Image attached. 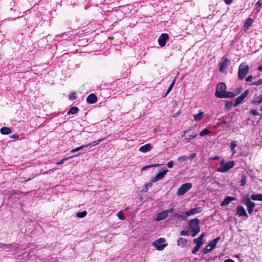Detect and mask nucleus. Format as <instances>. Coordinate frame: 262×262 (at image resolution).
<instances>
[{"label":"nucleus","mask_w":262,"mask_h":262,"mask_svg":"<svg viewBox=\"0 0 262 262\" xmlns=\"http://www.w3.org/2000/svg\"><path fill=\"white\" fill-rule=\"evenodd\" d=\"M190 130V129H189V130H185L184 132H183V133H184V135L183 136H184V135L186 134H187L188 133H189Z\"/></svg>","instance_id":"obj_60"},{"label":"nucleus","mask_w":262,"mask_h":262,"mask_svg":"<svg viewBox=\"0 0 262 262\" xmlns=\"http://www.w3.org/2000/svg\"><path fill=\"white\" fill-rule=\"evenodd\" d=\"M196 136H197V135H196V134H194V135H192L190 136V137H189V138H186L185 139V142H186V143L189 142L190 141V140H191V139H193L195 138V137H196Z\"/></svg>","instance_id":"obj_38"},{"label":"nucleus","mask_w":262,"mask_h":262,"mask_svg":"<svg viewBox=\"0 0 262 262\" xmlns=\"http://www.w3.org/2000/svg\"><path fill=\"white\" fill-rule=\"evenodd\" d=\"M226 85L224 83H219L216 87V91L215 96L220 98H223L224 95L226 92Z\"/></svg>","instance_id":"obj_4"},{"label":"nucleus","mask_w":262,"mask_h":262,"mask_svg":"<svg viewBox=\"0 0 262 262\" xmlns=\"http://www.w3.org/2000/svg\"><path fill=\"white\" fill-rule=\"evenodd\" d=\"M181 112H177L176 114H173L172 117H176L178 115H179V114H180Z\"/></svg>","instance_id":"obj_59"},{"label":"nucleus","mask_w":262,"mask_h":262,"mask_svg":"<svg viewBox=\"0 0 262 262\" xmlns=\"http://www.w3.org/2000/svg\"><path fill=\"white\" fill-rule=\"evenodd\" d=\"M253 78L252 75H249L246 78V81L247 82H252V80Z\"/></svg>","instance_id":"obj_51"},{"label":"nucleus","mask_w":262,"mask_h":262,"mask_svg":"<svg viewBox=\"0 0 262 262\" xmlns=\"http://www.w3.org/2000/svg\"><path fill=\"white\" fill-rule=\"evenodd\" d=\"M151 149V146L150 144L148 143L139 148V150L140 152L145 153L150 151Z\"/></svg>","instance_id":"obj_19"},{"label":"nucleus","mask_w":262,"mask_h":262,"mask_svg":"<svg viewBox=\"0 0 262 262\" xmlns=\"http://www.w3.org/2000/svg\"><path fill=\"white\" fill-rule=\"evenodd\" d=\"M236 146V144L235 141H232L231 142L230 148L232 150H234Z\"/></svg>","instance_id":"obj_48"},{"label":"nucleus","mask_w":262,"mask_h":262,"mask_svg":"<svg viewBox=\"0 0 262 262\" xmlns=\"http://www.w3.org/2000/svg\"><path fill=\"white\" fill-rule=\"evenodd\" d=\"M224 262H235L234 260H233L232 259H227L224 260Z\"/></svg>","instance_id":"obj_58"},{"label":"nucleus","mask_w":262,"mask_h":262,"mask_svg":"<svg viewBox=\"0 0 262 262\" xmlns=\"http://www.w3.org/2000/svg\"><path fill=\"white\" fill-rule=\"evenodd\" d=\"M212 250V249H211L210 247H208V245H207V246L206 247V248L203 250V252L204 254H207V253H209L210 252H211Z\"/></svg>","instance_id":"obj_40"},{"label":"nucleus","mask_w":262,"mask_h":262,"mask_svg":"<svg viewBox=\"0 0 262 262\" xmlns=\"http://www.w3.org/2000/svg\"><path fill=\"white\" fill-rule=\"evenodd\" d=\"M193 242L195 243L196 245L198 246L199 245L200 247H201L204 244L203 242L199 239L198 238L194 239Z\"/></svg>","instance_id":"obj_34"},{"label":"nucleus","mask_w":262,"mask_h":262,"mask_svg":"<svg viewBox=\"0 0 262 262\" xmlns=\"http://www.w3.org/2000/svg\"><path fill=\"white\" fill-rule=\"evenodd\" d=\"M233 1V0H224V2L227 5H229L232 3Z\"/></svg>","instance_id":"obj_56"},{"label":"nucleus","mask_w":262,"mask_h":262,"mask_svg":"<svg viewBox=\"0 0 262 262\" xmlns=\"http://www.w3.org/2000/svg\"><path fill=\"white\" fill-rule=\"evenodd\" d=\"M169 39V35L165 33L161 34L158 39L159 45L163 47L166 45V41Z\"/></svg>","instance_id":"obj_10"},{"label":"nucleus","mask_w":262,"mask_h":262,"mask_svg":"<svg viewBox=\"0 0 262 262\" xmlns=\"http://www.w3.org/2000/svg\"><path fill=\"white\" fill-rule=\"evenodd\" d=\"M230 60L228 58H225L220 66L219 70L221 72H223L226 69L227 66L229 64Z\"/></svg>","instance_id":"obj_13"},{"label":"nucleus","mask_w":262,"mask_h":262,"mask_svg":"<svg viewBox=\"0 0 262 262\" xmlns=\"http://www.w3.org/2000/svg\"><path fill=\"white\" fill-rule=\"evenodd\" d=\"M160 165L159 164H156L155 165H146L144 167H143L142 168V170H145L146 169H148L150 167H156V166H159Z\"/></svg>","instance_id":"obj_43"},{"label":"nucleus","mask_w":262,"mask_h":262,"mask_svg":"<svg viewBox=\"0 0 262 262\" xmlns=\"http://www.w3.org/2000/svg\"><path fill=\"white\" fill-rule=\"evenodd\" d=\"M196 157V154L193 153V154H191L190 156L189 157H188V158H189V159L192 160V159L195 158Z\"/></svg>","instance_id":"obj_53"},{"label":"nucleus","mask_w":262,"mask_h":262,"mask_svg":"<svg viewBox=\"0 0 262 262\" xmlns=\"http://www.w3.org/2000/svg\"><path fill=\"white\" fill-rule=\"evenodd\" d=\"M220 157L218 156H215L212 158L213 160H218L219 159Z\"/></svg>","instance_id":"obj_64"},{"label":"nucleus","mask_w":262,"mask_h":262,"mask_svg":"<svg viewBox=\"0 0 262 262\" xmlns=\"http://www.w3.org/2000/svg\"><path fill=\"white\" fill-rule=\"evenodd\" d=\"M244 204L246 206L247 208H254L255 204L250 200V198L247 197L243 201Z\"/></svg>","instance_id":"obj_17"},{"label":"nucleus","mask_w":262,"mask_h":262,"mask_svg":"<svg viewBox=\"0 0 262 262\" xmlns=\"http://www.w3.org/2000/svg\"><path fill=\"white\" fill-rule=\"evenodd\" d=\"M236 96V94H234L233 92L226 91L223 98H234V97H235Z\"/></svg>","instance_id":"obj_27"},{"label":"nucleus","mask_w":262,"mask_h":262,"mask_svg":"<svg viewBox=\"0 0 262 262\" xmlns=\"http://www.w3.org/2000/svg\"><path fill=\"white\" fill-rule=\"evenodd\" d=\"M97 101V97L95 94H90L86 98V101L88 103L93 104L96 102Z\"/></svg>","instance_id":"obj_16"},{"label":"nucleus","mask_w":262,"mask_h":262,"mask_svg":"<svg viewBox=\"0 0 262 262\" xmlns=\"http://www.w3.org/2000/svg\"><path fill=\"white\" fill-rule=\"evenodd\" d=\"M79 155V154H77L76 155H73V156H72L69 157L68 158L63 159L61 160H60L59 162H57V165H60V164H62L64 161L67 160H68V159H69L70 158H72L73 157H76V156H77V155Z\"/></svg>","instance_id":"obj_33"},{"label":"nucleus","mask_w":262,"mask_h":262,"mask_svg":"<svg viewBox=\"0 0 262 262\" xmlns=\"http://www.w3.org/2000/svg\"><path fill=\"white\" fill-rule=\"evenodd\" d=\"M204 112L202 110H200L199 111V114H195L193 115L194 120L196 121H201L204 116Z\"/></svg>","instance_id":"obj_21"},{"label":"nucleus","mask_w":262,"mask_h":262,"mask_svg":"<svg viewBox=\"0 0 262 262\" xmlns=\"http://www.w3.org/2000/svg\"><path fill=\"white\" fill-rule=\"evenodd\" d=\"M187 240L183 237H180L177 239V243L179 246L184 248L186 246Z\"/></svg>","instance_id":"obj_22"},{"label":"nucleus","mask_w":262,"mask_h":262,"mask_svg":"<svg viewBox=\"0 0 262 262\" xmlns=\"http://www.w3.org/2000/svg\"><path fill=\"white\" fill-rule=\"evenodd\" d=\"M253 22V20L252 18H250V17L248 18L246 20L245 23L244 24V25H243V27L244 28V30L245 31L247 29H248Z\"/></svg>","instance_id":"obj_20"},{"label":"nucleus","mask_w":262,"mask_h":262,"mask_svg":"<svg viewBox=\"0 0 262 262\" xmlns=\"http://www.w3.org/2000/svg\"><path fill=\"white\" fill-rule=\"evenodd\" d=\"M262 84V79H259L257 81L254 82H252L250 85H260Z\"/></svg>","instance_id":"obj_31"},{"label":"nucleus","mask_w":262,"mask_h":262,"mask_svg":"<svg viewBox=\"0 0 262 262\" xmlns=\"http://www.w3.org/2000/svg\"><path fill=\"white\" fill-rule=\"evenodd\" d=\"M210 133V130H209L207 128H205L204 129H203V130H202L200 132V135L201 136H204L208 135V134H209Z\"/></svg>","instance_id":"obj_32"},{"label":"nucleus","mask_w":262,"mask_h":262,"mask_svg":"<svg viewBox=\"0 0 262 262\" xmlns=\"http://www.w3.org/2000/svg\"><path fill=\"white\" fill-rule=\"evenodd\" d=\"M261 103H262V95L255 97L254 99L251 101V103L254 104H259Z\"/></svg>","instance_id":"obj_23"},{"label":"nucleus","mask_w":262,"mask_h":262,"mask_svg":"<svg viewBox=\"0 0 262 262\" xmlns=\"http://www.w3.org/2000/svg\"><path fill=\"white\" fill-rule=\"evenodd\" d=\"M103 140H104V138H102L101 139H99V140H98L96 141H94L90 143H89V144L85 145V147H89L90 148H91V147H94V146L99 144Z\"/></svg>","instance_id":"obj_24"},{"label":"nucleus","mask_w":262,"mask_h":262,"mask_svg":"<svg viewBox=\"0 0 262 262\" xmlns=\"http://www.w3.org/2000/svg\"><path fill=\"white\" fill-rule=\"evenodd\" d=\"M173 211V209L170 208L169 209L165 210L157 214L156 220L160 221L165 219L169 213H172Z\"/></svg>","instance_id":"obj_7"},{"label":"nucleus","mask_w":262,"mask_h":262,"mask_svg":"<svg viewBox=\"0 0 262 262\" xmlns=\"http://www.w3.org/2000/svg\"><path fill=\"white\" fill-rule=\"evenodd\" d=\"M154 182H152V178L150 180V182L145 184V186H146L147 188H150L152 186V184Z\"/></svg>","instance_id":"obj_49"},{"label":"nucleus","mask_w":262,"mask_h":262,"mask_svg":"<svg viewBox=\"0 0 262 262\" xmlns=\"http://www.w3.org/2000/svg\"><path fill=\"white\" fill-rule=\"evenodd\" d=\"M176 77H175L173 81H172V82L171 83V84H170L169 88H168V89L167 90V91H166V94H165L164 95V97H165L170 91L171 90H172V89L173 88L174 85V83H175V81H176Z\"/></svg>","instance_id":"obj_28"},{"label":"nucleus","mask_w":262,"mask_h":262,"mask_svg":"<svg viewBox=\"0 0 262 262\" xmlns=\"http://www.w3.org/2000/svg\"><path fill=\"white\" fill-rule=\"evenodd\" d=\"M249 67L247 63L243 62L240 64L238 67V78L240 80L245 78L248 73Z\"/></svg>","instance_id":"obj_3"},{"label":"nucleus","mask_w":262,"mask_h":262,"mask_svg":"<svg viewBox=\"0 0 262 262\" xmlns=\"http://www.w3.org/2000/svg\"><path fill=\"white\" fill-rule=\"evenodd\" d=\"M12 129L9 127H2L0 129V133L4 135H9L12 133Z\"/></svg>","instance_id":"obj_18"},{"label":"nucleus","mask_w":262,"mask_h":262,"mask_svg":"<svg viewBox=\"0 0 262 262\" xmlns=\"http://www.w3.org/2000/svg\"><path fill=\"white\" fill-rule=\"evenodd\" d=\"M205 236V234L204 233H202L198 238L203 241V238Z\"/></svg>","instance_id":"obj_55"},{"label":"nucleus","mask_w":262,"mask_h":262,"mask_svg":"<svg viewBox=\"0 0 262 262\" xmlns=\"http://www.w3.org/2000/svg\"><path fill=\"white\" fill-rule=\"evenodd\" d=\"M79 111V108L76 106H73L69 110L67 114H75Z\"/></svg>","instance_id":"obj_26"},{"label":"nucleus","mask_w":262,"mask_h":262,"mask_svg":"<svg viewBox=\"0 0 262 262\" xmlns=\"http://www.w3.org/2000/svg\"><path fill=\"white\" fill-rule=\"evenodd\" d=\"M246 182H247V179H246V177L245 176H243L241 181V185L242 186H244L246 185Z\"/></svg>","instance_id":"obj_42"},{"label":"nucleus","mask_w":262,"mask_h":262,"mask_svg":"<svg viewBox=\"0 0 262 262\" xmlns=\"http://www.w3.org/2000/svg\"><path fill=\"white\" fill-rule=\"evenodd\" d=\"M233 104L232 102L227 101L225 103V107L227 110H229L233 106Z\"/></svg>","instance_id":"obj_30"},{"label":"nucleus","mask_w":262,"mask_h":262,"mask_svg":"<svg viewBox=\"0 0 262 262\" xmlns=\"http://www.w3.org/2000/svg\"><path fill=\"white\" fill-rule=\"evenodd\" d=\"M10 138H12V139H17L19 137V136L17 134H14L12 135H11L10 136Z\"/></svg>","instance_id":"obj_52"},{"label":"nucleus","mask_w":262,"mask_h":262,"mask_svg":"<svg viewBox=\"0 0 262 262\" xmlns=\"http://www.w3.org/2000/svg\"><path fill=\"white\" fill-rule=\"evenodd\" d=\"M168 171V170L165 169V168H162L160 171L155 177L152 178V182H156L158 181L162 180L167 172Z\"/></svg>","instance_id":"obj_8"},{"label":"nucleus","mask_w":262,"mask_h":262,"mask_svg":"<svg viewBox=\"0 0 262 262\" xmlns=\"http://www.w3.org/2000/svg\"><path fill=\"white\" fill-rule=\"evenodd\" d=\"M117 216L119 218V219L121 220H123L125 219L124 213L122 211H120L118 213Z\"/></svg>","instance_id":"obj_37"},{"label":"nucleus","mask_w":262,"mask_h":262,"mask_svg":"<svg viewBox=\"0 0 262 262\" xmlns=\"http://www.w3.org/2000/svg\"><path fill=\"white\" fill-rule=\"evenodd\" d=\"M191 183H186L182 184L178 189L177 194L178 195H182L186 193L192 187Z\"/></svg>","instance_id":"obj_5"},{"label":"nucleus","mask_w":262,"mask_h":262,"mask_svg":"<svg viewBox=\"0 0 262 262\" xmlns=\"http://www.w3.org/2000/svg\"><path fill=\"white\" fill-rule=\"evenodd\" d=\"M249 93V91L248 90H246L245 92L239 96L237 97L235 99V102L233 104V107H236L238 104H241L242 101L244 100V99L248 96Z\"/></svg>","instance_id":"obj_9"},{"label":"nucleus","mask_w":262,"mask_h":262,"mask_svg":"<svg viewBox=\"0 0 262 262\" xmlns=\"http://www.w3.org/2000/svg\"><path fill=\"white\" fill-rule=\"evenodd\" d=\"M70 100H73L76 98V93L74 92L72 93L69 96Z\"/></svg>","instance_id":"obj_41"},{"label":"nucleus","mask_w":262,"mask_h":262,"mask_svg":"<svg viewBox=\"0 0 262 262\" xmlns=\"http://www.w3.org/2000/svg\"><path fill=\"white\" fill-rule=\"evenodd\" d=\"M200 220L198 218L190 220L189 222V228L191 231V236H195L200 232Z\"/></svg>","instance_id":"obj_1"},{"label":"nucleus","mask_w":262,"mask_h":262,"mask_svg":"<svg viewBox=\"0 0 262 262\" xmlns=\"http://www.w3.org/2000/svg\"><path fill=\"white\" fill-rule=\"evenodd\" d=\"M251 199L253 201H262V194H254L251 195Z\"/></svg>","instance_id":"obj_25"},{"label":"nucleus","mask_w":262,"mask_h":262,"mask_svg":"<svg viewBox=\"0 0 262 262\" xmlns=\"http://www.w3.org/2000/svg\"><path fill=\"white\" fill-rule=\"evenodd\" d=\"M242 88H238L237 90V93H236V95H238L241 92V90H242Z\"/></svg>","instance_id":"obj_61"},{"label":"nucleus","mask_w":262,"mask_h":262,"mask_svg":"<svg viewBox=\"0 0 262 262\" xmlns=\"http://www.w3.org/2000/svg\"><path fill=\"white\" fill-rule=\"evenodd\" d=\"M222 119H224V117H223ZM227 123V121L223 119L222 121L219 122L216 125L218 127L222 126L223 124H226Z\"/></svg>","instance_id":"obj_39"},{"label":"nucleus","mask_w":262,"mask_h":262,"mask_svg":"<svg viewBox=\"0 0 262 262\" xmlns=\"http://www.w3.org/2000/svg\"><path fill=\"white\" fill-rule=\"evenodd\" d=\"M257 69L259 71H262V65L258 66Z\"/></svg>","instance_id":"obj_62"},{"label":"nucleus","mask_w":262,"mask_h":262,"mask_svg":"<svg viewBox=\"0 0 262 262\" xmlns=\"http://www.w3.org/2000/svg\"><path fill=\"white\" fill-rule=\"evenodd\" d=\"M189 234V232L188 231H186V230H182L180 232V235H182V236L188 235Z\"/></svg>","instance_id":"obj_46"},{"label":"nucleus","mask_w":262,"mask_h":262,"mask_svg":"<svg viewBox=\"0 0 262 262\" xmlns=\"http://www.w3.org/2000/svg\"><path fill=\"white\" fill-rule=\"evenodd\" d=\"M201 247L199 246V245L198 246L196 245L193 248V250H192V253L193 254L195 253L199 250Z\"/></svg>","instance_id":"obj_44"},{"label":"nucleus","mask_w":262,"mask_h":262,"mask_svg":"<svg viewBox=\"0 0 262 262\" xmlns=\"http://www.w3.org/2000/svg\"><path fill=\"white\" fill-rule=\"evenodd\" d=\"M202 211V208L201 207L194 208L191 209L188 211H185L184 212L186 216H190L192 214H196L200 213Z\"/></svg>","instance_id":"obj_12"},{"label":"nucleus","mask_w":262,"mask_h":262,"mask_svg":"<svg viewBox=\"0 0 262 262\" xmlns=\"http://www.w3.org/2000/svg\"><path fill=\"white\" fill-rule=\"evenodd\" d=\"M261 3H260V2L259 1H258L256 4V6H257V9H258V11L259 12V10H260V9L261 7Z\"/></svg>","instance_id":"obj_50"},{"label":"nucleus","mask_w":262,"mask_h":262,"mask_svg":"<svg viewBox=\"0 0 262 262\" xmlns=\"http://www.w3.org/2000/svg\"><path fill=\"white\" fill-rule=\"evenodd\" d=\"M247 209H248V213L251 214L253 212L254 208H247Z\"/></svg>","instance_id":"obj_57"},{"label":"nucleus","mask_w":262,"mask_h":262,"mask_svg":"<svg viewBox=\"0 0 262 262\" xmlns=\"http://www.w3.org/2000/svg\"><path fill=\"white\" fill-rule=\"evenodd\" d=\"M87 214V212L86 211H83L82 212H79L76 213V217L79 218H82L85 217Z\"/></svg>","instance_id":"obj_29"},{"label":"nucleus","mask_w":262,"mask_h":262,"mask_svg":"<svg viewBox=\"0 0 262 262\" xmlns=\"http://www.w3.org/2000/svg\"><path fill=\"white\" fill-rule=\"evenodd\" d=\"M173 164H174L173 161H170L167 163V166L168 168H171L173 167Z\"/></svg>","instance_id":"obj_47"},{"label":"nucleus","mask_w":262,"mask_h":262,"mask_svg":"<svg viewBox=\"0 0 262 262\" xmlns=\"http://www.w3.org/2000/svg\"><path fill=\"white\" fill-rule=\"evenodd\" d=\"M236 200V198L233 196H227L225 198L221 204V206H224L228 205L231 202Z\"/></svg>","instance_id":"obj_14"},{"label":"nucleus","mask_w":262,"mask_h":262,"mask_svg":"<svg viewBox=\"0 0 262 262\" xmlns=\"http://www.w3.org/2000/svg\"><path fill=\"white\" fill-rule=\"evenodd\" d=\"M84 147H85V145H81V146H79V147H77V148H75V150L76 151H79V150H80V149H82V148H84Z\"/></svg>","instance_id":"obj_54"},{"label":"nucleus","mask_w":262,"mask_h":262,"mask_svg":"<svg viewBox=\"0 0 262 262\" xmlns=\"http://www.w3.org/2000/svg\"><path fill=\"white\" fill-rule=\"evenodd\" d=\"M221 167L217 169V171L225 173L229 170L234 167L235 163L233 161H230L225 163V160L223 159L220 163Z\"/></svg>","instance_id":"obj_2"},{"label":"nucleus","mask_w":262,"mask_h":262,"mask_svg":"<svg viewBox=\"0 0 262 262\" xmlns=\"http://www.w3.org/2000/svg\"><path fill=\"white\" fill-rule=\"evenodd\" d=\"M15 2L13 0H10L9 5L7 6V8L8 9L11 10L13 7H14Z\"/></svg>","instance_id":"obj_36"},{"label":"nucleus","mask_w":262,"mask_h":262,"mask_svg":"<svg viewBox=\"0 0 262 262\" xmlns=\"http://www.w3.org/2000/svg\"><path fill=\"white\" fill-rule=\"evenodd\" d=\"M221 239V237L218 236L215 238L211 240L208 244V247H210L211 249H213L216 246L217 243Z\"/></svg>","instance_id":"obj_15"},{"label":"nucleus","mask_w":262,"mask_h":262,"mask_svg":"<svg viewBox=\"0 0 262 262\" xmlns=\"http://www.w3.org/2000/svg\"><path fill=\"white\" fill-rule=\"evenodd\" d=\"M189 159L188 157L185 155L179 157L178 158V161L179 162H183L186 160H187Z\"/></svg>","instance_id":"obj_35"},{"label":"nucleus","mask_w":262,"mask_h":262,"mask_svg":"<svg viewBox=\"0 0 262 262\" xmlns=\"http://www.w3.org/2000/svg\"><path fill=\"white\" fill-rule=\"evenodd\" d=\"M165 239L164 238H159L158 239L156 240L154 242L152 245L155 247L158 250L161 251L164 249L165 247L167 246V244H163V243L165 242Z\"/></svg>","instance_id":"obj_6"},{"label":"nucleus","mask_w":262,"mask_h":262,"mask_svg":"<svg viewBox=\"0 0 262 262\" xmlns=\"http://www.w3.org/2000/svg\"><path fill=\"white\" fill-rule=\"evenodd\" d=\"M148 188L146 187V186H145V188L143 190L144 192H147L148 191Z\"/></svg>","instance_id":"obj_63"},{"label":"nucleus","mask_w":262,"mask_h":262,"mask_svg":"<svg viewBox=\"0 0 262 262\" xmlns=\"http://www.w3.org/2000/svg\"><path fill=\"white\" fill-rule=\"evenodd\" d=\"M250 113L251 114H252V115L253 116H258L259 115V114L258 113V112L255 110H254V109H252L250 111Z\"/></svg>","instance_id":"obj_45"},{"label":"nucleus","mask_w":262,"mask_h":262,"mask_svg":"<svg viewBox=\"0 0 262 262\" xmlns=\"http://www.w3.org/2000/svg\"><path fill=\"white\" fill-rule=\"evenodd\" d=\"M236 215H238L239 216H244L247 218L248 217V215L246 213L245 208L242 206H237Z\"/></svg>","instance_id":"obj_11"}]
</instances>
